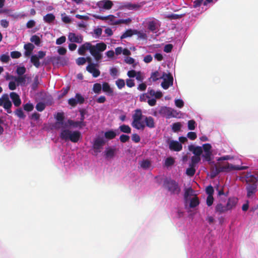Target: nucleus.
<instances>
[{"label": "nucleus", "mask_w": 258, "mask_h": 258, "mask_svg": "<svg viewBox=\"0 0 258 258\" xmlns=\"http://www.w3.org/2000/svg\"><path fill=\"white\" fill-rule=\"evenodd\" d=\"M162 77L160 76V74L158 71H155L154 73H152L151 76V78L152 79L153 81L155 82L157 81L159 79L162 78Z\"/></svg>", "instance_id": "obj_52"}, {"label": "nucleus", "mask_w": 258, "mask_h": 258, "mask_svg": "<svg viewBox=\"0 0 258 258\" xmlns=\"http://www.w3.org/2000/svg\"><path fill=\"white\" fill-rule=\"evenodd\" d=\"M203 148L204 152H212L211 151L212 146L210 144L207 143V144H204L203 145Z\"/></svg>", "instance_id": "obj_63"}, {"label": "nucleus", "mask_w": 258, "mask_h": 258, "mask_svg": "<svg viewBox=\"0 0 258 258\" xmlns=\"http://www.w3.org/2000/svg\"><path fill=\"white\" fill-rule=\"evenodd\" d=\"M69 40L72 42L81 43L83 37L81 36H77L74 33H70L68 36Z\"/></svg>", "instance_id": "obj_17"}, {"label": "nucleus", "mask_w": 258, "mask_h": 258, "mask_svg": "<svg viewBox=\"0 0 258 258\" xmlns=\"http://www.w3.org/2000/svg\"><path fill=\"white\" fill-rule=\"evenodd\" d=\"M170 108V107L166 106H162L159 109L158 113L161 116L169 118Z\"/></svg>", "instance_id": "obj_20"}, {"label": "nucleus", "mask_w": 258, "mask_h": 258, "mask_svg": "<svg viewBox=\"0 0 258 258\" xmlns=\"http://www.w3.org/2000/svg\"><path fill=\"white\" fill-rule=\"evenodd\" d=\"M104 144L105 141L103 139L98 138L94 140L93 147L96 152H99L100 149Z\"/></svg>", "instance_id": "obj_12"}, {"label": "nucleus", "mask_w": 258, "mask_h": 258, "mask_svg": "<svg viewBox=\"0 0 258 258\" xmlns=\"http://www.w3.org/2000/svg\"><path fill=\"white\" fill-rule=\"evenodd\" d=\"M132 21V20L130 18H128L127 19H119L117 21H116L115 22H113L114 25H118L122 23L128 24Z\"/></svg>", "instance_id": "obj_54"}, {"label": "nucleus", "mask_w": 258, "mask_h": 258, "mask_svg": "<svg viewBox=\"0 0 258 258\" xmlns=\"http://www.w3.org/2000/svg\"><path fill=\"white\" fill-rule=\"evenodd\" d=\"M164 186L171 194L178 195L180 192V188L178 183L174 180H166L164 182Z\"/></svg>", "instance_id": "obj_3"}, {"label": "nucleus", "mask_w": 258, "mask_h": 258, "mask_svg": "<svg viewBox=\"0 0 258 258\" xmlns=\"http://www.w3.org/2000/svg\"><path fill=\"white\" fill-rule=\"evenodd\" d=\"M97 6L101 9L109 10L113 6V3L110 0H103L98 2Z\"/></svg>", "instance_id": "obj_8"}, {"label": "nucleus", "mask_w": 258, "mask_h": 258, "mask_svg": "<svg viewBox=\"0 0 258 258\" xmlns=\"http://www.w3.org/2000/svg\"><path fill=\"white\" fill-rule=\"evenodd\" d=\"M258 181V176H255L254 175H250L246 177V182L247 185L251 183H256Z\"/></svg>", "instance_id": "obj_30"}, {"label": "nucleus", "mask_w": 258, "mask_h": 258, "mask_svg": "<svg viewBox=\"0 0 258 258\" xmlns=\"http://www.w3.org/2000/svg\"><path fill=\"white\" fill-rule=\"evenodd\" d=\"M68 123L70 125H72L75 127H79L80 128H82L83 126H85L83 124H82V121H74L72 120H69Z\"/></svg>", "instance_id": "obj_35"}, {"label": "nucleus", "mask_w": 258, "mask_h": 258, "mask_svg": "<svg viewBox=\"0 0 258 258\" xmlns=\"http://www.w3.org/2000/svg\"><path fill=\"white\" fill-rule=\"evenodd\" d=\"M30 41L37 46H39L41 43L39 37L36 35H33L31 37Z\"/></svg>", "instance_id": "obj_46"}, {"label": "nucleus", "mask_w": 258, "mask_h": 258, "mask_svg": "<svg viewBox=\"0 0 258 258\" xmlns=\"http://www.w3.org/2000/svg\"><path fill=\"white\" fill-rule=\"evenodd\" d=\"M238 200V199L235 197L229 198L226 205L227 209L229 211L234 208L237 205Z\"/></svg>", "instance_id": "obj_15"}, {"label": "nucleus", "mask_w": 258, "mask_h": 258, "mask_svg": "<svg viewBox=\"0 0 258 258\" xmlns=\"http://www.w3.org/2000/svg\"><path fill=\"white\" fill-rule=\"evenodd\" d=\"M220 165L219 166L215 165L211 168L210 170V176L212 178L215 177L219 173L222 172Z\"/></svg>", "instance_id": "obj_22"}, {"label": "nucleus", "mask_w": 258, "mask_h": 258, "mask_svg": "<svg viewBox=\"0 0 258 258\" xmlns=\"http://www.w3.org/2000/svg\"><path fill=\"white\" fill-rule=\"evenodd\" d=\"M215 211L219 214H222L228 211L226 206H223L222 204L220 203L217 205L215 207Z\"/></svg>", "instance_id": "obj_28"}, {"label": "nucleus", "mask_w": 258, "mask_h": 258, "mask_svg": "<svg viewBox=\"0 0 258 258\" xmlns=\"http://www.w3.org/2000/svg\"><path fill=\"white\" fill-rule=\"evenodd\" d=\"M175 163V160L173 157H169L165 159L164 165L166 167L173 165Z\"/></svg>", "instance_id": "obj_43"}, {"label": "nucleus", "mask_w": 258, "mask_h": 258, "mask_svg": "<svg viewBox=\"0 0 258 258\" xmlns=\"http://www.w3.org/2000/svg\"><path fill=\"white\" fill-rule=\"evenodd\" d=\"M119 128L122 133L126 134H130L131 133V128L128 125L122 124Z\"/></svg>", "instance_id": "obj_39"}, {"label": "nucleus", "mask_w": 258, "mask_h": 258, "mask_svg": "<svg viewBox=\"0 0 258 258\" xmlns=\"http://www.w3.org/2000/svg\"><path fill=\"white\" fill-rule=\"evenodd\" d=\"M141 167L144 169H147L151 166V162L148 159L144 160L140 163Z\"/></svg>", "instance_id": "obj_36"}, {"label": "nucleus", "mask_w": 258, "mask_h": 258, "mask_svg": "<svg viewBox=\"0 0 258 258\" xmlns=\"http://www.w3.org/2000/svg\"><path fill=\"white\" fill-rule=\"evenodd\" d=\"M181 124L180 122H175L172 125V130L174 132H178L180 131Z\"/></svg>", "instance_id": "obj_50"}, {"label": "nucleus", "mask_w": 258, "mask_h": 258, "mask_svg": "<svg viewBox=\"0 0 258 258\" xmlns=\"http://www.w3.org/2000/svg\"><path fill=\"white\" fill-rule=\"evenodd\" d=\"M24 48L25 49L24 53L25 55L26 56H29L31 54L35 47L33 44L31 43H28L24 45Z\"/></svg>", "instance_id": "obj_21"}, {"label": "nucleus", "mask_w": 258, "mask_h": 258, "mask_svg": "<svg viewBox=\"0 0 258 258\" xmlns=\"http://www.w3.org/2000/svg\"><path fill=\"white\" fill-rule=\"evenodd\" d=\"M116 136V133L112 130L106 132L104 134V137L106 139L111 140L114 139Z\"/></svg>", "instance_id": "obj_37"}, {"label": "nucleus", "mask_w": 258, "mask_h": 258, "mask_svg": "<svg viewBox=\"0 0 258 258\" xmlns=\"http://www.w3.org/2000/svg\"><path fill=\"white\" fill-rule=\"evenodd\" d=\"M145 116L142 114V110L140 109L135 110V113L133 115V122L132 125L137 130H144L145 125L144 121H141Z\"/></svg>", "instance_id": "obj_1"}, {"label": "nucleus", "mask_w": 258, "mask_h": 258, "mask_svg": "<svg viewBox=\"0 0 258 258\" xmlns=\"http://www.w3.org/2000/svg\"><path fill=\"white\" fill-rule=\"evenodd\" d=\"M115 84L119 89H121L125 86V82L122 79H119L116 81Z\"/></svg>", "instance_id": "obj_49"}, {"label": "nucleus", "mask_w": 258, "mask_h": 258, "mask_svg": "<svg viewBox=\"0 0 258 258\" xmlns=\"http://www.w3.org/2000/svg\"><path fill=\"white\" fill-rule=\"evenodd\" d=\"M145 126L149 128H154L155 127V122L154 118L151 116H145L144 118Z\"/></svg>", "instance_id": "obj_24"}, {"label": "nucleus", "mask_w": 258, "mask_h": 258, "mask_svg": "<svg viewBox=\"0 0 258 258\" xmlns=\"http://www.w3.org/2000/svg\"><path fill=\"white\" fill-rule=\"evenodd\" d=\"M257 184L251 183L246 185V189L247 191V197L249 198L251 197L256 191Z\"/></svg>", "instance_id": "obj_10"}, {"label": "nucleus", "mask_w": 258, "mask_h": 258, "mask_svg": "<svg viewBox=\"0 0 258 258\" xmlns=\"http://www.w3.org/2000/svg\"><path fill=\"white\" fill-rule=\"evenodd\" d=\"M39 84V76L38 75H36L35 77L33 82L31 85L32 89L34 91L36 90L38 88Z\"/></svg>", "instance_id": "obj_42"}, {"label": "nucleus", "mask_w": 258, "mask_h": 258, "mask_svg": "<svg viewBox=\"0 0 258 258\" xmlns=\"http://www.w3.org/2000/svg\"><path fill=\"white\" fill-rule=\"evenodd\" d=\"M212 152H204L203 154V157L205 158V160L208 162L211 161Z\"/></svg>", "instance_id": "obj_60"}, {"label": "nucleus", "mask_w": 258, "mask_h": 258, "mask_svg": "<svg viewBox=\"0 0 258 258\" xmlns=\"http://www.w3.org/2000/svg\"><path fill=\"white\" fill-rule=\"evenodd\" d=\"M31 62L37 68H38L40 66L39 58L36 55H33L31 57Z\"/></svg>", "instance_id": "obj_29"}, {"label": "nucleus", "mask_w": 258, "mask_h": 258, "mask_svg": "<svg viewBox=\"0 0 258 258\" xmlns=\"http://www.w3.org/2000/svg\"><path fill=\"white\" fill-rule=\"evenodd\" d=\"M222 172H229L232 170H240L246 169L247 167L244 166H234L229 163H227L226 165L222 166L220 165Z\"/></svg>", "instance_id": "obj_5"}, {"label": "nucleus", "mask_w": 258, "mask_h": 258, "mask_svg": "<svg viewBox=\"0 0 258 258\" xmlns=\"http://www.w3.org/2000/svg\"><path fill=\"white\" fill-rule=\"evenodd\" d=\"M172 117H179V112H178L177 110L170 108L169 118Z\"/></svg>", "instance_id": "obj_51"}, {"label": "nucleus", "mask_w": 258, "mask_h": 258, "mask_svg": "<svg viewBox=\"0 0 258 258\" xmlns=\"http://www.w3.org/2000/svg\"><path fill=\"white\" fill-rule=\"evenodd\" d=\"M21 56V53L18 51H14L11 52V56L13 58H18Z\"/></svg>", "instance_id": "obj_62"}, {"label": "nucleus", "mask_w": 258, "mask_h": 258, "mask_svg": "<svg viewBox=\"0 0 258 258\" xmlns=\"http://www.w3.org/2000/svg\"><path fill=\"white\" fill-rule=\"evenodd\" d=\"M10 96L15 106L18 107L21 105V100L17 93L13 92H11L10 94Z\"/></svg>", "instance_id": "obj_14"}, {"label": "nucleus", "mask_w": 258, "mask_h": 258, "mask_svg": "<svg viewBox=\"0 0 258 258\" xmlns=\"http://www.w3.org/2000/svg\"><path fill=\"white\" fill-rule=\"evenodd\" d=\"M60 56H52L50 58V61L52 62L53 66H57L59 64V61L60 59Z\"/></svg>", "instance_id": "obj_47"}, {"label": "nucleus", "mask_w": 258, "mask_h": 258, "mask_svg": "<svg viewBox=\"0 0 258 258\" xmlns=\"http://www.w3.org/2000/svg\"><path fill=\"white\" fill-rule=\"evenodd\" d=\"M45 106V103L40 102L36 104V109L37 111L41 112L44 110Z\"/></svg>", "instance_id": "obj_55"}, {"label": "nucleus", "mask_w": 258, "mask_h": 258, "mask_svg": "<svg viewBox=\"0 0 258 258\" xmlns=\"http://www.w3.org/2000/svg\"><path fill=\"white\" fill-rule=\"evenodd\" d=\"M15 114L20 118L24 119L26 115L24 114L22 109L21 108H18L15 111Z\"/></svg>", "instance_id": "obj_48"}, {"label": "nucleus", "mask_w": 258, "mask_h": 258, "mask_svg": "<svg viewBox=\"0 0 258 258\" xmlns=\"http://www.w3.org/2000/svg\"><path fill=\"white\" fill-rule=\"evenodd\" d=\"M23 108L25 111H31L34 108V106L31 103H27L23 105Z\"/></svg>", "instance_id": "obj_57"}, {"label": "nucleus", "mask_w": 258, "mask_h": 258, "mask_svg": "<svg viewBox=\"0 0 258 258\" xmlns=\"http://www.w3.org/2000/svg\"><path fill=\"white\" fill-rule=\"evenodd\" d=\"M86 62V59L85 57H80L76 60V63L78 65H83Z\"/></svg>", "instance_id": "obj_64"}, {"label": "nucleus", "mask_w": 258, "mask_h": 258, "mask_svg": "<svg viewBox=\"0 0 258 258\" xmlns=\"http://www.w3.org/2000/svg\"><path fill=\"white\" fill-rule=\"evenodd\" d=\"M116 149L110 147L107 148L105 151V157L106 159L113 158L116 154Z\"/></svg>", "instance_id": "obj_18"}, {"label": "nucleus", "mask_w": 258, "mask_h": 258, "mask_svg": "<svg viewBox=\"0 0 258 258\" xmlns=\"http://www.w3.org/2000/svg\"><path fill=\"white\" fill-rule=\"evenodd\" d=\"M0 106H3L4 109L6 110L8 113H11V107L12 104L9 98L8 95L7 94H3L0 98Z\"/></svg>", "instance_id": "obj_4"}, {"label": "nucleus", "mask_w": 258, "mask_h": 258, "mask_svg": "<svg viewBox=\"0 0 258 258\" xmlns=\"http://www.w3.org/2000/svg\"><path fill=\"white\" fill-rule=\"evenodd\" d=\"M55 118L57 120V122L55 123V125L56 126L57 124H63V120H64V114L63 113L58 112L57 113Z\"/></svg>", "instance_id": "obj_34"}, {"label": "nucleus", "mask_w": 258, "mask_h": 258, "mask_svg": "<svg viewBox=\"0 0 258 258\" xmlns=\"http://www.w3.org/2000/svg\"><path fill=\"white\" fill-rule=\"evenodd\" d=\"M69 133H71V130L68 129L62 130L60 133L59 137L61 140L66 141H68Z\"/></svg>", "instance_id": "obj_26"}, {"label": "nucleus", "mask_w": 258, "mask_h": 258, "mask_svg": "<svg viewBox=\"0 0 258 258\" xmlns=\"http://www.w3.org/2000/svg\"><path fill=\"white\" fill-rule=\"evenodd\" d=\"M86 70L90 73L92 74L94 78L98 77L100 74V71L96 68V64L91 63L87 67Z\"/></svg>", "instance_id": "obj_9"}, {"label": "nucleus", "mask_w": 258, "mask_h": 258, "mask_svg": "<svg viewBox=\"0 0 258 258\" xmlns=\"http://www.w3.org/2000/svg\"><path fill=\"white\" fill-rule=\"evenodd\" d=\"M144 3H142L140 4H132L131 3H126L121 5L120 8L122 9H126L130 10H138L144 5Z\"/></svg>", "instance_id": "obj_7"}, {"label": "nucleus", "mask_w": 258, "mask_h": 258, "mask_svg": "<svg viewBox=\"0 0 258 258\" xmlns=\"http://www.w3.org/2000/svg\"><path fill=\"white\" fill-rule=\"evenodd\" d=\"M148 94L149 98H150L151 97H155L156 99H159L162 97V93L160 91H158L155 92L154 90L149 88L148 90V92L147 93Z\"/></svg>", "instance_id": "obj_19"}, {"label": "nucleus", "mask_w": 258, "mask_h": 258, "mask_svg": "<svg viewBox=\"0 0 258 258\" xmlns=\"http://www.w3.org/2000/svg\"><path fill=\"white\" fill-rule=\"evenodd\" d=\"M166 76L167 78H164L163 81L161 83V86L164 89H167L170 86L173 85V78L170 74L168 75L164 74L163 77Z\"/></svg>", "instance_id": "obj_6"}, {"label": "nucleus", "mask_w": 258, "mask_h": 258, "mask_svg": "<svg viewBox=\"0 0 258 258\" xmlns=\"http://www.w3.org/2000/svg\"><path fill=\"white\" fill-rule=\"evenodd\" d=\"M196 121L192 119L188 121V128L189 130H194L196 127Z\"/></svg>", "instance_id": "obj_59"}, {"label": "nucleus", "mask_w": 258, "mask_h": 258, "mask_svg": "<svg viewBox=\"0 0 258 258\" xmlns=\"http://www.w3.org/2000/svg\"><path fill=\"white\" fill-rule=\"evenodd\" d=\"M200 204V201L198 198L196 196L192 198L190 200L189 207L190 208H194L198 206Z\"/></svg>", "instance_id": "obj_31"}, {"label": "nucleus", "mask_w": 258, "mask_h": 258, "mask_svg": "<svg viewBox=\"0 0 258 258\" xmlns=\"http://www.w3.org/2000/svg\"><path fill=\"white\" fill-rule=\"evenodd\" d=\"M188 149L190 151L195 155V156H199L202 154L203 152L202 148L201 147H194L193 145H190L188 147Z\"/></svg>", "instance_id": "obj_23"}, {"label": "nucleus", "mask_w": 258, "mask_h": 258, "mask_svg": "<svg viewBox=\"0 0 258 258\" xmlns=\"http://www.w3.org/2000/svg\"><path fill=\"white\" fill-rule=\"evenodd\" d=\"M148 29L151 31L156 30V22L154 21H150L148 23Z\"/></svg>", "instance_id": "obj_56"}, {"label": "nucleus", "mask_w": 258, "mask_h": 258, "mask_svg": "<svg viewBox=\"0 0 258 258\" xmlns=\"http://www.w3.org/2000/svg\"><path fill=\"white\" fill-rule=\"evenodd\" d=\"M195 166L189 165V167L186 170V174L189 176H193L196 173Z\"/></svg>", "instance_id": "obj_38"}, {"label": "nucleus", "mask_w": 258, "mask_h": 258, "mask_svg": "<svg viewBox=\"0 0 258 258\" xmlns=\"http://www.w3.org/2000/svg\"><path fill=\"white\" fill-rule=\"evenodd\" d=\"M201 161V157L197 156H193L191 158V163L189 165L195 166Z\"/></svg>", "instance_id": "obj_45"}, {"label": "nucleus", "mask_w": 258, "mask_h": 258, "mask_svg": "<svg viewBox=\"0 0 258 258\" xmlns=\"http://www.w3.org/2000/svg\"><path fill=\"white\" fill-rule=\"evenodd\" d=\"M26 69L25 67H18L16 70V73L19 76H23L26 72Z\"/></svg>", "instance_id": "obj_53"}, {"label": "nucleus", "mask_w": 258, "mask_h": 258, "mask_svg": "<svg viewBox=\"0 0 258 258\" xmlns=\"http://www.w3.org/2000/svg\"><path fill=\"white\" fill-rule=\"evenodd\" d=\"M194 192V190L191 187H189L185 189V192L184 194V200L185 207L186 206L189 196H192Z\"/></svg>", "instance_id": "obj_25"}, {"label": "nucleus", "mask_w": 258, "mask_h": 258, "mask_svg": "<svg viewBox=\"0 0 258 258\" xmlns=\"http://www.w3.org/2000/svg\"><path fill=\"white\" fill-rule=\"evenodd\" d=\"M15 81L17 82L18 84L24 85L26 81V75L19 76L15 78Z\"/></svg>", "instance_id": "obj_40"}, {"label": "nucleus", "mask_w": 258, "mask_h": 258, "mask_svg": "<svg viewBox=\"0 0 258 258\" xmlns=\"http://www.w3.org/2000/svg\"><path fill=\"white\" fill-rule=\"evenodd\" d=\"M92 44L90 42H86L82 45L78 49V53L80 55H84L86 50H90Z\"/></svg>", "instance_id": "obj_16"}, {"label": "nucleus", "mask_w": 258, "mask_h": 258, "mask_svg": "<svg viewBox=\"0 0 258 258\" xmlns=\"http://www.w3.org/2000/svg\"><path fill=\"white\" fill-rule=\"evenodd\" d=\"M93 17L96 19L102 20H109L110 22H111V24H113V22H115L114 21L115 19V16L112 15H108L106 17H103L100 16L93 15Z\"/></svg>", "instance_id": "obj_27"}, {"label": "nucleus", "mask_w": 258, "mask_h": 258, "mask_svg": "<svg viewBox=\"0 0 258 258\" xmlns=\"http://www.w3.org/2000/svg\"><path fill=\"white\" fill-rule=\"evenodd\" d=\"M81 137V133L79 131H72L69 133L68 141L70 140L72 142H78Z\"/></svg>", "instance_id": "obj_11"}, {"label": "nucleus", "mask_w": 258, "mask_h": 258, "mask_svg": "<svg viewBox=\"0 0 258 258\" xmlns=\"http://www.w3.org/2000/svg\"><path fill=\"white\" fill-rule=\"evenodd\" d=\"M76 99L79 104H83L85 101L84 98L79 93L76 94Z\"/></svg>", "instance_id": "obj_58"}, {"label": "nucleus", "mask_w": 258, "mask_h": 258, "mask_svg": "<svg viewBox=\"0 0 258 258\" xmlns=\"http://www.w3.org/2000/svg\"><path fill=\"white\" fill-rule=\"evenodd\" d=\"M106 49V45L104 42L97 43L95 45H91L90 50V54L94 59L98 61L102 58L101 52Z\"/></svg>", "instance_id": "obj_2"}, {"label": "nucleus", "mask_w": 258, "mask_h": 258, "mask_svg": "<svg viewBox=\"0 0 258 258\" xmlns=\"http://www.w3.org/2000/svg\"><path fill=\"white\" fill-rule=\"evenodd\" d=\"M135 34V31H133L131 29H129V30H126L120 37V38L121 39H124V38H127V37H131L132 36L133 34Z\"/></svg>", "instance_id": "obj_41"}, {"label": "nucleus", "mask_w": 258, "mask_h": 258, "mask_svg": "<svg viewBox=\"0 0 258 258\" xmlns=\"http://www.w3.org/2000/svg\"><path fill=\"white\" fill-rule=\"evenodd\" d=\"M102 88L103 92L108 94H111L113 93L112 89L110 88L109 84L107 82H104L103 83Z\"/></svg>", "instance_id": "obj_33"}, {"label": "nucleus", "mask_w": 258, "mask_h": 258, "mask_svg": "<svg viewBox=\"0 0 258 258\" xmlns=\"http://www.w3.org/2000/svg\"><path fill=\"white\" fill-rule=\"evenodd\" d=\"M102 89L101 85L99 83H95L93 85V91L95 93L100 94Z\"/></svg>", "instance_id": "obj_44"}, {"label": "nucleus", "mask_w": 258, "mask_h": 258, "mask_svg": "<svg viewBox=\"0 0 258 258\" xmlns=\"http://www.w3.org/2000/svg\"><path fill=\"white\" fill-rule=\"evenodd\" d=\"M119 140L121 143H125L129 141L130 137L127 135L122 134L119 137Z\"/></svg>", "instance_id": "obj_61"}, {"label": "nucleus", "mask_w": 258, "mask_h": 258, "mask_svg": "<svg viewBox=\"0 0 258 258\" xmlns=\"http://www.w3.org/2000/svg\"><path fill=\"white\" fill-rule=\"evenodd\" d=\"M55 20V16L53 14H47L43 17V20L47 23H51Z\"/></svg>", "instance_id": "obj_32"}, {"label": "nucleus", "mask_w": 258, "mask_h": 258, "mask_svg": "<svg viewBox=\"0 0 258 258\" xmlns=\"http://www.w3.org/2000/svg\"><path fill=\"white\" fill-rule=\"evenodd\" d=\"M169 148L172 151H180L182 150V146L178 141L172 140L169 143Z\"/></svg>", "instance_id": "obj_13"}]
</instances>
